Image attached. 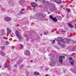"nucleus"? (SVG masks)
<instances>
[{
  "label": "nucleus",
  "instance_id": "35",
  "mask_svg": "<svg viewBox=\"0 0 76 76\" xmlns=\"http://www.w3.org/2000/svg\"><path fill=\"white\" fill-rule=\"evenodd\" d=\"M55 41L54 40H53V42H55Z\"/></svg>",
  "mask_w": 76,
  "mask_h": 76
},
{
  "label": "nucleus",
  "instance_id": "44",
  "mask_svg": "<svg viewBox=\"0 0 76 76\" xmlns=\"http://www.w3.org/2000/svg\"><path fill=\"white\" fill-rule=\"evenodd\" d=\"M11 67H10V69H11Z\"/></svg>",
  "mask_w": 76,
  "mask_h": 76
},
{
  "label": "nucleus",
  "instance_id": "14",
  "mask_svg": "<svg viewBox=\"0 0 76 76\" xmlns=\"http://www.w3.org/2000/svg\"><path fill=\"white\" fill-rule=\"evenodd\" d=\"M22 62V59H20L18 60L17 63L18 64H20Z\"/></svg>",
  "mask_w": 76,
  "mask_h": 76
},
{
  "label": "nucleus",
  "instance_id": "40",
  "mask_svg": "<svg viewBox=\"0 0 76 76\" xmlns=\"http://www.w3.org/2000/svg\"><path fill=\"white\" fill-rule=\"evenodd\" d=\"M52 43L53 44H54V43H53V42H52Z\"/></svg>",
  "mask_w": 76,
  "mask_h": 76
},
{
  "label": "nucleus",
  "instance_id": "32",
  "mask_svg": "<svg viewBox=\"0 0 76 76\" xmlns=\"http://www.w3.org/2000/svg\"><path fill=\"white\" fill-rule=\"evenodd\" d=\"M3 38V39H6V37H4Z\"/></svg>",
  "mask_w": 76,
  "mask_h": 76
},
{
  "label": "nucleus",
  "instance_id": "30",
  "mask_svg": "<svg viewBox=\"0 0 76 76\" xmlns=\"http://www.w3.org/2000/svg\"><path fill=\"white\" fill-rule=\"evenodd\" d=\"M26 76H29V74H26Z\"/></svg>",
  "mask_w": 76,
  "mask_h": 76
},
{
  "label": "nucleus",
  "instance_id": "5",
  "mask_svg": "<svg viewBox=\"0 0 76 76\" xmlns=\"http://www.w3.org/2000/svg\"><path fill=\"white\" fill-rule=\"evenodd\" d=\"M4 19L6 22H9L11 20V18L9 17H6L4 18Z\"/></svg>",
  "mask_w": 76,
  "mask_h": 76
},
{
  "label": "nucleus",
  "instance_id": "26",
  "mask_svg": "<svg viewBox=\"0 0 76 76\" xmlns=\"http://www.w3.org/2000/svg\"><path fill=\"white\" fill-rule=\"evenodd\" d=\"M52 55H53L52 53H51L50 54H49L48 56H52Z\"/></svg>",
  "mask_w": 76,
  "mask_h": 76
},
{
  "label": "nucleus",
  "instance_id": "20",
  "mask_svg": "<svg viewBox=\"0 0 76 76\" xmlns=\"http://www.w3.org/2000/svg\"><path fill=\"white\" fill-rule=\"evenodd\" d=\"M57 18H58V19H59V18H61V17H60V16H56Z\"/></svg>",
  "mask_w": 76,
  "mask_h": 76
},
{
  "label": "nucleus",
  "instance_id": "9",
  "mask_svg": "<svg viewBox=\"0 0 76 76\" xmlns=\"http://www.w3.org/2000/svg\"><path fill=\"white\" fill-rule=\"evenodd\" d=\"M0 54L1 56H5V53L2 51H0Z\"/></svg>",
  "mask_w": 76,
  "mask_h": 76
},
{
  "label": "nucleus",
  "instance_id": "16",
  "mask_svg": "<svg viewBox=\"0 0 76 76\" xmlns=\"http://www.w3.org/2000/svg\"><path fill=\"white\" fill-rule=\"evenodd\" d=\"M9 64V63L6 62L4 64V66H8Z\"/></svg>",
  "mask_w": 76,
  "mask_h": 76
},
{
  "label": "nucleus",
  "instance_id": "21",
  "mask_svg": "<svg viewBox=\"0 0 76 76\" xmlns=\"http://www.w3.org/2000/svg\"><path fill=\"white\" fill-rule=\"evenodd\" d=\"M1 48L2 50H4V46L1 47Z\"/></svg>",
  "mask_w": 76,
  "mask_h": 76
},
{
  "label": "nucleus",
  "instance_id": "28",
  "mask_svg": "<svg viewBox=\"0 0 76 76\" xmlns=\"http://www.w3.org/2000/svg\"><path fill=\"white\" fill-rule=\"evenodd\" d=\"M20 13L21 14H22V13H23L22 12V11H20Z\"/></svg>",
  "mask_w": 76,
  "mask_h": 76
},
{
  "label": "nucleus",
  "instance_id": "11",
  "mask_svg": "<svg viewBox=\"0 0 76 76\" xmlns=\"http://www.w3.org/2000/svg\"><path fill=\"white\" fill-rule=\"evenodd\" d=\"M68 25L70 28H73V26L71 24V23H68Z\"/></svg>",
  "mask_w": 76,
  "mask_h": 76
},
{
  "label": "nucleus",
  "instance_id": "17",
  "mask_svg": "<svg viewBox=\"0 0 76 76\" xmlns=\"http://www.w3.org/2000/svg\"><path fill=\"white\" fill-rule=\"evenodd\" d=\"M24 1H23V0H21L20 1V4H22V3H24Z\"/></svg>",
  "mask_w": 76,
  "mask_h": 76
},
{
  "label": "nucleus",
  "instance_id": "46",
  "mask_svg": "<svg viewBox=\"0 0 76 76\" xmlns=\"http://www.w3.org/2000/svg\"><path fill=\"white\" fill-rule=\"evenodd\" d=\"M2 69H3V68Z\"/></svg>",
  "mask_w": 76,
  "mask_h": 76
},
{
  "label": "nucleus",
  "instance_id": "13",
  "mask_svg": "<svg viewBox=\"0 0 76 76\" xmlns=\"http://www.w3.org/2000/svg\"><path fill=\"white\" fill-rule=\"evenodd\" d=\"M52 20L55 22H57V18H52Z\"/></svg>",
  "mask_w": 76,
  "mask_h": 76
},
{
  "label": "nucleus",
  "instance_id": "39",
  "mask_svg": "<svg viewBox=\"0 0 76 76\" xmlns=\"http://www.w3.org/2000/svg\"><path fill=\"white\" fill-rule=\"evenodd\" d=\"M8 69L9 70V67H8Z\"/></svg>",
  "mask_w": 76,
  "mask_h": 76
},
{
  "label": "nucleus",
  "instance_id": "23",
  "mask_svg": "<svg viewBox=\"0 0 76 76\" xmlns=\"http://www.w3.org/2000/svg\"><path fill=\"white\" fill-rule=\"evenodd\" d=\"M2 11H3L4 12V11H5V10H6V9H4V8H3L2 9Z\"/></svg>",
  "mask_w": 76,
  "mask_h": 76
},
{
  "label": "nucleus",
  "instance_id": "2",
  "mask_svg": "<svg viewBox=\"0 0 76 76\" xmlns=\"http://www.w3.org/2000/svg\"><path fill=\"white\" fill-rule=\"evenodd\" d=\"M63 57L64 59L65 58V57L64 56L63 57L62 56H60L59 58V62L61 64H63Z\"/></svg>",
  "mask_w": 76,
  "mask_h": 76
},
{
  "label": "nucleus",
  "instance_id": "31",
  "mask_svg": "<svg viewBox=\"0 0 76 76\" xmlns=\"http://www.w3.org/2000/svg\"><path fill=\"white\" fill-rule=\"evenodd\" d=\"M1 31H3V32H4V29H2L1 30Z\"/></svg>",
  "mask_w": 76,
  "mask_h": 76
},
{
  "label": "nucleus",
  "instance_id": "34",
  "mask_svg": "<svg viewBox=\"0 0 76 76\" xmlns=\"http://www.w3.org/2000/svg\"><path fill=\"white\" fill-rule=\"evenodd\" d=\"M31 63H32V62H33V61L31 60Z\"/></svg>",
  "mask_w": 76,
  "mask_h": 76
},
{
  "label": "nucleus",
  "instance_id": "12",
  "mask_svg": "<svg viewBox=\"0 0 76 76\" xmlns=\"http://www.w3.org/2000/svg\"><path fill=\"white\" fill-rule=\"evenodd\" d=\"M34 75H35V76H38L39 75V73L38 72H35L34 73Z\"/></svg>",
  "mask_w": 76,
  "mask_h": 76
},
{
  "label": "nucleus",
  "instance_id": "29",
  "mask_svg": "<svg viewBox=\"0 0 76 76\" xmlns=\"http://www.w3.org/2000/svg\"><path fill=\"white\" fill-rule=\"evenodd\" d=\"M45 70H48V68H46L45 69Z\"/></svg>",
  "mask_w": 76,
  "mask_h": 76
},
{
  "label": "nucleus",
  "instance_id": "22",
  "mask_svg": "<svg viewBox=\"0 0 76 76\" xmlns=\"http://www.w3.org/2000/svg\"><path fill=\"white\" fill-rule=\"evenodd\" d=\"M6 43L7 44H9V42L7 41H6Z\"/></svg>",
  "mask_w": 76,
  "mask_h": 76
},
{
  "label": "nucleus",
  "instance_id": "1",
  "mask_svg": "<svg viewBox=\"0 0 76 76\" xmlns=\"http://www.w3.org/2000/svg\"><path fill=\"white\" fill-rule=\"evenodd\" d=\"M57 41L58 44L61 46L62 47L64 48V40L62 39L61 37L58 38Z\"/></svg>",
  "mask_w": 76,
  "mask_h": 76
},
{
  "label": "nucleus",
  "instance_id": "42",
  "mask_svg": "<svg viewBox=\"0 0 76 76\" xmlns=\"http://www.w3.org/2000/svg\"><path fill=\"white\" fill-rule=\"evenodd\" d=\"M41 68H42V67H41Z\"/></svg>",
  "mask_w": 76,
  "mask_h": 76
},
{
  "label": "nucleus",
  "instance_id": "19",
  "mask_svg": "<svg viewBox=\"0 0 76 76\" xmlns=\"http://www.w3.org/2000/svg\"><path fill=\"white\" fill-rule=\"evenodd\" d=\"M50 18V19H53V16L52 15H50L49 16Z\"/></svg>",
  "mask_w": 76,
  "mask_h": 76
},
{
  "label": "nucleus",
  "instance_id": "4",
  "mask_svg": "<svg viewBox=\"0 0 76 76\" xmlns=\"http://www.w3.org/2000/svg\"><path fill=\"white\" fill-rule=\"evenodd\" d=\"M24 54L26 56H29V54H30V52H29V51L28 50H26L24 52Z\"/></svg>",
  "mask_w": 76,
  "mask_h": 76
},
{
  "label": "nucleus",
  "instance_id": "41",
  "mask_svg": "<svg viewBox=\"0 0 76 76\" xmlns=\"http://www.w3.org/2000/svg\"><path fill=\"white\" fill-rule=\"evenodd\" d=\"M50 41H53V40H51Z\"/></svg>",
  "mask_w": 76,
  "mask_h": 76
},
{
  "label": "nucleus",
  "instance_id": "27",
  "mask_svg": "<svg viewBox=\"0 0 76 76\" xmlns=\"http://www.w3.org/2000/svg\"><path fill=\"white\" fill-rule=\"evenodd\" d=\"M14 66H15V67H17V65L15 64V65H14Z\"/></svg>",
  "mask_w": 76,
  "mask_h": 76
},
{
  "label": "nucleus",
  "instance_id": "7",
  "mask_svg": "<svg viewBox=\"0 0 76 76\" xmlns=\"http://www.w3.org/2000/svg\"><path fill=\"white\" fill-rule=\"evenodd\" d=\"M31 6L32 7H37L38 5L36 4L34 2H32L31 4Z\"/></svg>",
  "mask_w": 76,
  "mask_h": 76
},
{
  "label": "nucleus",
  "instance_id": "18",
  "mask_svg": "<svg viewBox=\"0 0 76 76\" xmlns=\"http://www.w3.org/2000/svg\"><path fill=\"white\" fill-rule=\"evenodd\" d=\"M66 10L68 12H70V10L69 9H66Z\"/></svg>",
  "mask_w": 76,
  "mask_h": 76
},
{
  "label": "nucleus",
  "instance_id": "45",
  "mask_svg": "<svg viewBox=\"0 0 76 76\" xmlns=\"http://www.w3.org/2000/svg\"><path fill=\"white\" fill-rule=\"evenodd\" d=\"M75 21H76V19H75Z\"/></svg>",
  "mask_w": 76,
  "mask_h": 76
},
{
  "label": "nucleus",
  "instance_id": "15",
  "mask_svg": "<svg viewBox=\"0 0 76 76\" xmlns=\"http://www.w3.org/2000/svg\"><path fill=\"white\" fill-rule=\"evenodd\" d=\"M10 28H7V33H8V34H10L11 32H12V31H10Z\"/></svg>",
  "mask_w": 76,
  "mask_h": 76
},
{
  "label": "nucleus",
  "instance_id": "37",
  "mask_svg": "<svg viewBox=\"0 0 76 76\" xmlns=\"http://www.w3.org/2000/svg\"><path fill=\"white\" fill-rule=\"evenodd\" d=\"M46 76H49L48 75H47Z\"/></svg>",
  "mask_w": 76,
  "mask_h": 76
},
{
  "label": "nucleus",
  "instance_id": "10",
  "mask_svg": "<svg viewBox=\"0 0 76 76\" xmlns=\"http://www.w3.org/2000/svg\"><path fill=\"white\" fill-rule=\"evenodd\" d=\"M51 61H52V63L49 64V65H50V66H54V65L55 64H56V63L55 62H53V61H52V60H51Z\"/></svg>",
  "mask_w": 76,
  "mask_h": 76
},
{
  "label": "nucleus",
  "instance_id": "33",
  "mask_svg": "<svg viewBox=\"0 0 76 76\" xmlns=\"http://www.w3.org/2000/svg\"><path fill=\"white\" fill-rule=\"evenodd\" d=\"M24 10H25V9H21V10H22V11Z\"/></svg>",
  "mask_w": 76,
  "mask_h": 76
},
{
  "label": "nucleus",
  "instance_id": "8",
  "mask_svg": "<svg viewBox=\"0 0 76 76\" xmlns=\"http://www.w3.org/2000/svg\"><path fill=\"white\" fill-rule=\"evenodd\" d=\"M54 1L58 4H60V3H62L61 0H55Z\"/></svg>",
  "mask_w": 76,
  "mask_h": 76
},
{
  "label": "nucleus",
  "instance_id": "3",
  "mask_svg": "<svg viewBox=\"0 0 76 76\" xmlns=\"http://www.w3.org/2000/svg\"><path fill=\"white\" fill-rule=\"evenodd\" d=\"M16 34V36L19 39V41H21V39H22V37H21L20 36V34L19 33L18 31H17L15 32Z\"/></svg>",
  "mask_w": 76,
  "mask_h": 76
},
{
  "label": "nucleus",
  "instance_id": "43",
  "mask_svg": "<svg viewBox=\"0 0 76 76\" xmlns=\"http://www.w3.org/2000/svg\"><path fill=\"white\" fill-rule=\"evenodd\" d=\"M0 67H1V66H0Z\"/></svg>",
  "mask_w": 76,
  "mask_h": 76
},
{
  "label": "nucleus",
  "instance_id": "36",
  "mask_svg": "<svg viewBox=\"0 0 76 76\" xmlns=\"http://www.w3.org/2000/svg\"><path fill=\"white\" fill-rule=\"evenodd\" d=\"M75 28H76V24H75Z\"/></svg>",
  "mask_w": 76,
  "mask_h": 76
},
{
  "label": "nucleus",
  "instance_id": "25",
  "mask_svg": "<svg viewBox=\"0 0 76 76\" xmlns=\"http://www.w3.org/2000/svg\"><path fill=\"white\" fill-rule=\"evenodd\" d=\"M47 34H48V32H45V33H44V34H45V35H47Z\"/></svg>",
  "mask_w": 76,
  "mask_h": 76
},
{
  "label": "nucleus",
  "instance_id": "38",
  "mask_svg": "<svg viewBox=\"0 0 76 76\" xmlns=\"http://www.w3.org/2000/svg\"><path fill=\"white\" fill-rule=\"evenodd\" d=\"M11 37H13V36L12 35L11 36Z\"/></svg>",
  "mask_w": 76,
  "mask_h": 76
},
{
  "label": "nucleus",
  "instance_id": "24",
  "mask_svg": "<svg viewBox=\"0 0 76 76\" xmlns=\"http://www.w3.org/2000/svg\"><path fill=\"white\" fill-rule=\"evenodd\" d=\"M20 48L21 49V48H22V45H20Z\"/></svg>",
  "mask_w": 76,
  "mask_h": 76
},
{
  "label": "nucleus",
  "instance_id": "6",
  "mask_svg": "<svg viewBox=\"0 0 76 76\" xmlns=\"http://www.w3.org/2000/svg\"><path fill=\"white\" fill-rule=\"evenodd\" d=\"M69 63L71 64L72 65H74V61L72 60V58H69Z\"/></svg>",
  "mask_w": 76,
  "mask_h": 76
}]
</instances>
